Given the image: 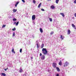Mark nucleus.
<instances>
[{"mask_svg": "<svg viewBox=\"0 0 76 76\" xmlns=\"http://www.w3.org/2000/svg\"><path fill=\"white\" fill-rule=\"evenodd\" d=\"M35 15H33L32 16V20H35Z\"/></svg>", "mask_w": 76, "mask_h": 76, "instance_id": "obj_7", "label": "nucleus"}, {"mask_svg": "<svg viewBox=\"0 0 76 76\" xmlns=\"http://www.w3.org/2000/svg\"><path fill=\"white\" fill-rule=\"evenodd\" d=\"M22 1H23V3H25V0H22Z\"/></svg>", "mask_w": 76, "mask_h": 76, "instance_id": "obj_33", "label": "nucleus"}, {"mask_svg": "<svg viewBox=\"0 0 76 76\" xmlns=\"http://www.w3.org/2000/svg\"><path fill=\"white\" fill-rule=\"evenodd\" d=\"M39 30L40 32L41 33H42L43 32V30H42V29L41 28H39Z\"/></svg>", "mask_w": 76, "mask_h": 76, "instance_id": "obj_10", "label": "nucleus"}, {"mask_svg": "<svg viewBox=\"0 0 76 76\" xmlns=\"http://www.w3.org/2000/svg\"><path fill=\"white\" fill-rule=\"evenodd\" d=\"M23 71V70H22V69L21 68H20V70H19V72H20V73H21V72H22Z\"/></svg>", "mask_w": 76, "mask_h": 76, "instance_id": "obj_13", "label": "nucleus"}, {"mask_svg": "<svg viewBox=\"0 0 76 76\" xmlns=\"http://www.w3.org/2000/svg\"><path fill=\"white\" fill-rule=\"evenodd\" d=\"M74 3H76V0H75V1L74 2Z\"/></svg>", "mask_w": 76, "mask_h": 76, "instance_id": "obj_34", "label": "nucleus"}, {"mask_svg": "<svg viewBox=\"0 0 76 76\" xmlns=\"http://www.w3.org/2000/svg\"><path fill=\"white\" fill-rule=\"evenodd\" d=\"M59 64L60 65V66L62 65V62H61V61H60V62L59 63Z\"/></svg>", "mask_w": 76, "mask_h": 76, "instance_id": "obj_14", "label": "nucleus"}, {"mask_svg": "<svg viewBox=\"0 0 76 76\" xmlns=\"http://www.w3.org/2000/svg\"><path fill=\"white\" fill-rule=\"evenodd\" d=\"M42 56V54L41 53H40V56Z\"/></svg>", "mask_w": 76, "mask_h": 76, "instance_id": "obj_36", "label": "nucleus"}, {"mask_svg": "<svg viewBox=\"0 0 76 76\" xmlns=\"http://www.w3.org/2000/svg\"><path fill=\"white\" fill-rule=\"evenodd\" d=\"M19 1H17V2H16V4H19Z\"/></svg>", "mask_w": 76, "mask_h": 76, "instance_id": "obj_28", "label": "nucleus"}, {"mask_svg": "<svg viewBox=\"0 0 76 76\" xmlns=\"http://www.w3.org/2000/svg\"><path fill=\"white\" fill-rule=\"evenodd\" d=\"M33 1V3H34V4L35 3H36V1H35L34 0Z\"/></svg>", "mask_w": 76, "mask_h": 76, "instance_id": "obj_30", "label": "nucleus"}, {"mask_svg": "<svg viewBox=\"0 0 76 76\" xmlns=\"http://www.w3.org/2000/svg\"><path fill=\"white\" fill-rule=\"evenodd\" d=\"M56 70H57V72H60V69H59L58 67H56Z\"/></svg>", "mask_w": 76, "mask_h": 76, "instance_id": "obj_12", "label": "nucleus"}, {"mask_svg": "<svg viewBox=\"0 0 76 76\" xmlns=\"http://www.w3.org/2000/svg\"><path fill=\"white\" fill-rule=\"evenodd\" d=\"M42 53L44 55H46L48 53V51L47 50L46 48H43L42 49Z\"/></svg>", "mask_w": 76, "mask_h": 76, "instance_id": "obj_1", "label": "nucleus"}, {"mask_svg": "<svg viewBox=\"0 0 76 76\" xmlns=\"http://www.w3.org/2000/svg\"><path fill=\"white\" fill-rule=\"evenodd\" d=\"M61 38L62 39H63L64 38V37L62 35H61Z\"/></svg>", "mask_w": 76, "mask_h": 76, "instance_id": "obj_17", "label": "nucleus"}, {"mask_svg": "<svg viewBox=\"0 0 76 76\" xmlns=\"http://www.w3.org/2000/svg\"><path fill=\"white\" fill-rule=\"evenodd\" d=\"M12 53H14V54H15V52L14 51V48L12 49Z\"/></svg>", "mask_w": 76, "mask_h": 76, "instance_id": "obj_16", "label": "nucleus"}, {"mask_svg": "<svg viewBox=\"0 0 76 76\" xmlns=\"http://www.w3.org/2000/svg\"><path fill=\"white\" fill-rule=\"evenodd\" d=\"M13 12H16V11H17V9L15 10V9H14L13 10Z\"/></svg>", "mask_w": 76, "mask_h": 76, "instance_id": "obj_19", "label": "nucleus"}, {"mask_svg": "<svg viewBox=\"0 0 76 76\" xmlns=\"http://www.w3.org/2000/svg\"><path fill=\"white\" fill-rule=\"evenodd\" d=\"M56 76H59V75L58 74H57L56 75Z\"/></svg>", "mask_w": 76, "mask_h": 76, "instance_id": "obj_38", "label": "nucleus"}, {"mask_svg": "<svg viewBox=\"0 0 76 76\" xmlns=\"http://www.w3.org/2000/svg\"><path fill=\"white\" fill-rule=\"evenodd\" d=\"M72 27H73V28H75V26L74 24H72Z\"/></svg>", "mask_w": 76, "mask_h": 76, "instance_id": "obj_25", "label": "nucleus"}, {"mask_svg": "<svg viewBox=\"0 0 76 76\" xmlns=\"http://www.w3.org/2000/svg\"><path fill=\"white\" fill-rule=\"evenodd\" d=\"M58 1H59V0H56V3L57 4H58Z\"/></svg>", "mask_w": 76, "mask_h": 76, "instance_id": "obj_21", "label": "nucleus"}, {"mask_svg": "<svg viewBox=\"0 0 76 76\" xmlns=\"http://www.w3.org/2000/svg\"><path fill=\"white\" fill-rule=\"evenodd\" d=\"M14 25H15L16 26H18V24H19V21H18L16 23V22H14Z\"/></svg>", "mask_w": 76, "mask_h": 76, "instance_id": "obj_6", "label": "nucleus"}, {"mask_svg": "<svg viewBox=\"0 0 76 76\" xmlns=\"http://www.w3.org/2000/svg\"><path fill=\"white\" fill-rule=\"evenodd\" d=\"M50 35H53V34H54V32L53 31H52L50 33Z\"/></svg>", "mask_w": 76, "mask_h": 76, "instance_id": "obj_24", "label": "nucleus"}, {"mask_svg": "<svg viewBox=\"0 0 76 76\" xmlns=\"http://www.w3.org/2000/svg\"><path fill=\"white\" fill-rule=\"evenodd\" d=\"M44 44H42V45H41V48H43V47H44Z\"/></svg>", "mask_w": 76, "mask_h": 76, "instance_id": "obj_23", "label": "nucleus"}, {"mask_svg": "<svg viewBox=\"0 0 76 76\" xmlns=\"http://www.w3.org/2000/svg\"><path fill=\"white\" fill-rule=\"evenodd\" d=\"M12 31H16V28H14L13 29H12Z\"/></svg>", "mask_w": 76, "mask_h": 76, "instance_id": "obj_27", "label": "nucleus"}, {"mask_svg": "<svg viewBox=\"0 0 76 76\" xmlns=\"http://www.w3.org/2000/svg\"><path fill=\"white\" fill-rule=\"evenodd\" d=\"M60 15L62 16L63 17H64V14L63 13H60Z\"/></svg>", "mask_w": 76, "mask_h": 76, "instance_id": "obj_20", "label": "nucleus"}, {"mask_svg": "<svg viewBox=\"0 0 76 76\" xmlns=\"http://www.w3.org/2000/svg\"><path fill=\"white\" fill-rule=\"evenodd\" d=\"M70 33H71L70 30H68L67 33L68 35H69V34H70Z\"/></svg>", "mask_w": 76, "mask_h": 76, "instance_id": "obj_11", "label": "nucleus"}, {"mask_svg": "<svg viewBox=\"0 0 76 76\" xmlns=\"http://www.w3.org/2000/svg\"><path fill=\"white\" fill-rule=\"evenodd\" d=\"M15 33L14 32L13 33L12 37H15Z\"/></svg>", "mask_w": 76, "mask_h": 76, "instance_id": "obj_26", "label": "nucleus"}, {"mask_svg": "<svg viewBox=\"0 0 76 76\" xmlns=\"http://www.w3.org/2000/svg\"><path fill=\"white\" fill-rule=\"evenodd\" d=\"M49 20L50 21V22H52V21H53V19H52V18H50Z\"/></svg>", "mask_w": 76, "mask_h": 76, "instance_id": "obj_22", "label": "nucleus"}, {"mask_svg": "<svg viewBox=\"0 0 76 76\" xmlns=\"http://www.w3.org/2000/svg\"><path fill=\"white\" fill-rule=\"evenodd\" d=\"M22 49H20V53H22Z\"/></svg>", "mask_w": 76, "mask_h": 76, "instance_id": "obj_29", "label": "nucleus"}, {"mask_svg": "<svg viewBox=\"0 0 76 76\" xmlns=\"http://www.w3.org/2000/svg\"><path fill=\"white\" fill-rule=\"evenodd\" d=\"M31 59H32V58H33L32 57H31Z\"/></svg>", "mask_w": 76, "mask_h": 76, "instance_id": "obj_42", "label": "nucleus"}, {"mask_svg": "<svg viewBox=\"0 0 76 76\" xmlns=\"http://www.w3.org/2000/svg\"><path fill=\"white\" fill-rule=\"evenodd\" d=\"M42 4V3H40L39 4V5L38 6V7L39 8V7H41V4Z\"/></svg>", "mask_w": 76, "mask_h": 76, "instance_id": "obj_18", "label": "nucleus"}, {"mask_svg": "<svg viewBox=\"0 0 76 76\" xmlns=\"http://www.w3.org/2000/svg\"><path fill=\"white\" fill-rule=\"evenodd\" d=\"M18 5V4H15V7H17V6Z\"/></svg>", "mask_w": 76, "mask_h": 76, "instance_id": "obj_35", "label": "nucleus"}, {"mask_svg": "<svg viewBox=\"0 0 76 76\" xmlns=\"http://www.w3.org/2000/svg\"><path fill=\"white\" fill-rule=\"evenodd\" d=\"M37 47L38 48H39V46H40V45H39V42H37Z\"/></svg>", "mask_w": 76, "mask_h": 76, "instance_id": "obj_5", "label": "nucleus"}, {"mask_svg": "<svg viewBox=\"0 0 76 76\" xmlns=\"http://www.w3.org/2000/svg\"><path fill=\"white\" fill-rule=\"evenodd\" d=\"M41 10H42V11H45L44 10V9H41Z\"/></svg>", "mask_w": 76, "mask_h": 76, "instance_id": "obj_32", "label": "nucleus"}, {"mask_svg": "<svg viewBox=\"0 0 76 76\" xmlns=\"http://www.w3.org/2000/svg\"><path fill=\"white\" fill-rule=\"evenodd\" d=\"M45 55H42L41 56V59L42 60H44L45 59Z\"/></svg>", "mask_w": 76, "mask_h": 76, "instance_id": "obj_3", "label": "nucleus"}, {"mask_svg": "<svg viewBox=\"0 0 76 76\" xmlns=\"http://www.w3.org/2000/svg\"><path fill=\"white\" fill-rule=\"evenodd\" d=\"M32 37L33 38H34V36H32Z\"/></svg>", "mask_w": 76, "mask_h": 76, "instance_id": "obj_41", "label": "nucleus"}, {"mask_svg": "<svg viewBox=\"0 0 76 76\" xmlns=\"http://www.w3.org/2000/svg\"><path fill=\"white\" fill-rule=\"evenodd\" d=\"M74 28L75 29H76V28Z\"/></svg>", "mask_w": 76, "mask_h": 76, "instance_id": "obj_44", "label": "nucleus"}, {"mask_svg": "<svg viewBox=\"0 0 76 76\" xmlns=\"http://www.w3.org/2000/svg\"><path fill=\"white\" fill-rule=\"evenodd\" d=\"M50 8L52 9H55V7H54L53 5H52L50 6Z\"/></svg>", "mask_w": 76, "mask_h": 76, "instance_id": "obj_9", "label": "nucleus"}, {"mask_svg": "<svg viewBox=\"0 0 76 76\" xmlns=\"http://www.w3.org/2000/svg\"><path fill=\"white\" fill-rule=\"evenodd\" d=\"M57 66V64L56 63H53V66L54 68H56Z\"/></svg>", "mask_w": 76, "mask_h": 76, "instance_id": "obj_4", "label": "nucleus"}, {"mask_svg": "<svg viewBox=\"0 0 76 76\" xmlns=\"http://www.w3.org/2000/svg\"><path fill=\"white\" fill-rule=\"evenodd\" d=\"M1 75H2V76H6V74H5V73H1Z\"/></svg>", "mask_w": 76, "mask_h": 76, "instance_id": "obj_15", "label": "nucleus"}, {"mask_svg": "<svg viewBox=\"0 0 76 76\" xmlns=\"http://www.w3.org/2000/svg\"><path fill=\"white\" fill-rule=\"evenodd\" d=\"M12 20H13V21H16V20H17V19L15 18V17L12 18Z\"/></svg>", "mask_w": 76, "mask_h": 76, "instance_id": "obj_8", "label": "nucleus"}, {"mask_svg": "<svg viewBox=\"0 0 76 76\" xmlns=\"http://www.w3.org/2000/svg\"><path fill=\"white\" fill-rule=\"evenodd\" d=\"M7 69H7H8V68H7V69Z\"/></svg>", "mask_w": 76, "mask_h": 76, "instance_id": "obj_43", "label": "nucleus"}, {"mask_svg": "<svg viewBox=\"0 0 76 76\" xmlns=\"http://www.w3.org/2000/svg\"><path fill=\"white\" fill-rule=\"evenodd\" d=\"M34 24H35V23L34 22Z\"/></svg>", "mask_w": 76, "mask_h": 76, "instance_id": "obj_45", "label": "nucleus"}, {"mask_svg": "<svg viewBox=\"0 0 76 76\" xmlns=\"http://www.w3.org/2000/svg\"><path fill=\"white\" fill-rule=\"evenodd\" d=\"M5 71H6V70H7V69H5Z\"/></svg>", "mask_w": 76, "mask_h": 76, "instance_id": "obj_40", "label": "nucleus"}, {"mask_svg": "<svg viewBox=\"0 0 76 76\" xmlns=\"http://www.w3.org/2000/svg\"><path fill=\"white\" fill-rule=\"evenodd\" d=\"M69 64V62H67V61H66L65 64L64 65V67H66V66H68V65Z\"/></svg>", "mask_w": 76, "mask_h": 76, "instance_id": "obj_2", "label": "nucleus"}, {"mask_svg": "<svg viewBox=\"0 0 76 76\" xmlns=\"http://www.w3.org/2000/svg\"><path fill=\"white\" fill-rule=\"evenodd\" d=\"M74 15H75V17H76V13H75V14Z\"/></svg>", "mask_w": 76, "mask_h": 76, "instance_id": "obj_37", "label": "nucleus"}, {"mask_svg": "<svg viewBox=\"0 0 76 76\" xmlns=\"http://www.w3.org/2000/svg\"><path fill=\"white\" fill-rule=\"evenodd\" d=\"M4 27H6V25H3L2 26V28H4Z\"/></svg>", "mask_w": 76, "mask_h": 76, "instance_id": "obj_31", "label": "nucleus"}, {"mask_svg": "<svg viewBox=\"0 0 76 76\" xmlns=\"http://www.w3.org/2000/svg\"><path fill=\"white\" fill-rule=\"evenodd\" d=\"M51 0H48V1H51Z\"/></svg>", "mask_w": 76, "mask_h": 76, "instance_id": "obj_39", "label": "nucleus"}]
</instances>
